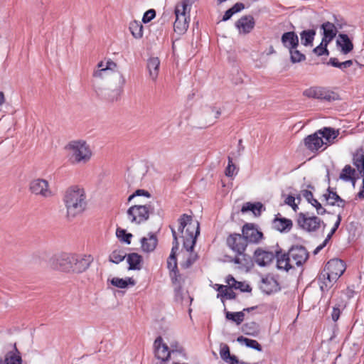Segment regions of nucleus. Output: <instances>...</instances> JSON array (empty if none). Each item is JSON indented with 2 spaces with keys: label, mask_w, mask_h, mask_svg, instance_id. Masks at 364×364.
<instances>
[{
  "label": "nucleus",
  "mask_w": 364,
  "mask_h": 364,
  "mask_svg": "<svg viewBox=\"0 0 364 364\" xmlns=\"http://www.w3.org/2000/svg\"><path fill=\"white\" fill-rule=\"evenodd\" d=\"M98 69L93 73L96 81L105 80L107 82L105 98L109 102L117 101L120 99L125 84L124 75L117 70V64L109 60L105 64L103 61L97 64Z\"/></svg>",
  "instance_id": "1"
},
{
  "label": "nucleus",
  "mask_w": 364,
  "mask_h": 364,
  "mask_svg": "<svg viewBox=\"0 0 364 364\" xmlns=\"http://www.w3.org/2000/svg\"><path fill=\"white\" fill-rule=\"evenodd\" d=\"M63 203L68 218H75L82 213L86 208V195L83 188L77 186L69 187L64 193Z\"/></svg>",
  "instance_id": "2"
},
{
  "label": "nucleus",
  "mask_w": 364,
  "mask_h": 364,
  "mask_svg": "<svg viewBox=\"0 0 364 364\" xmlns=\"http://www.w3.org/2000/svg\"><path fill=\"white\" fill-rule=\"evenodd\" d=\"M178 231L181 233L183 240V247L188 252H192L197 237L200 234V224L198 220H193L192 216L183 214L178 219Z\"/></svg>",
  "instance_id": "3"
},
{
  "label": "nucleus",
  "mask_w": 364,
  "mask_h": 364,
  "mask_svg": "<svg viewBox=\"0 0 364 364\" xmlns=\"http://www.w3.org/2000/svg\"><path fill=\"white\" fill-rule=\"evenodd\" d=\"M346 268V264L341 259H332L329 260L318 276V279L321 291H327L331 287L333 283L343 274Z\"/></svg>",
  "instance_id": "4"
},
{
  "label": "nucleus",
  "mask_w": 364,
  "mask_h": 364,
  "mask_svg": "<svg viewBox=\"0 0 364 364\" xmlns=\"http://www.w3.org/2000/svg\"><path fill=\"white\" fill-rule=\"evenodd\" d=\"M70 151L72 163L85 164L90 161L92 151L85 141H72L66 146Z\"/></svg>",
  "instance_id": "5"
},
{
  "label": "nucleus",
  "mask_w": 364,
  "mask_h": 364,
  "mask_svg": "<svg viewBox=\"0 0 364 364\" xmlns=\"http://www.w3.org/2000/svg\"><path fill=\"white\" fill-rule=\"evenodd\" d=\"M192 5L181 2L176 5L175 8L176 20L173 23V30L178 35H182L186 32L189 25V16H188V7Z\"/></svg>",
  "instance_id": "6"
},
{
  "label": "nucleus",
  "mask_w": 364,
  "mask_h": 364,
  "mask_svg": "<svg viewBox=\"0 0 364 364\" xmlns=\"http://www.w3.org/2000/svg\"><path fill=\"white\" fill-rule=\"evenodd\" d=\"M154 208L151 204L135 205L127 210V216L132 223L140 224L146 221L149 215L153 213Z\"/></svg>",
  "instance_id": "7"
},
{
  "label": "nucleus",
  "mask_w": 364,
  "mask_h": 364,
  "mask_svg": "<svg viewBox=\"0 0 364 364\" xmlns=\"http://www.w3.org/2000/svg\"><path fill=\"white\" fill-rule=\"evenodd\" d=\"M303 95L308 98L317 99L328 102L335 101L338 99V95L326 87L313 86L306 89Z\"/></svg>",
  "instance_id": "8"
},
{
  "label": "nucleus",
  "mask_w": 364,
  "mask_h": 364,
  "mask_svg": "<svg viewBox=\"0 0 364 364\" xmlns=\"http://www.w3.org/2000/svg\"><path fill=\"white\" fill-rule=\"evenodd\" d=\"M297 224L299 228L307 232H315L321 225L323 221L318 217L310 216L309 213H300L297 215Z\"/></svg>",
  "instance_id": "9"
},
{
  "label": "nucleus",
  "mask_w": 364,
  "mask_h": 364,
  "mask_svg": "<svg viewBox=\"0 0 364 364\" xmlns=\"http://www.w3.org/2000/svg\"><path fill=\"white\" fill-rule=\"evenodd\" d=\"M73 262L74 255L65 252L55 255L50 259V264L53 269L65 272H69Z\"/></svg>",
  "instance_id": "10"
},
{
  "label": "nucleus",
  "mask_w": 364,
  "mask_h": 364,
  "mask_svg": "<svg viewBox=\"0 0 364 364\" xmlns=\"http://www.w3.org/2000/svg\"><path fill=\"white\" fill-rule=\"evenodd\" d=\"M29 191L33 194L44 198H50L54 195L48 181L43 178L32 180L29 183Z\"/></svg>",
  "instance_id": "11"
},
{
  "label": "nucleus",
  "mask_w": 364,
  "mask_h": 364,
  "mask_svg": "<svg viewBox=\"0 0 364 364\" xmlns=\"http://www.w3.org/2000/svg\"><path fill=\"white\" fill-rule=\"evenodd\" d=\"M226 245L236 255L245 256V251L247 247V244L242 234H230L226 239Z\"/></svg>",
  "instance_id": "12"
},
{
  "label": "nucleus",
  "mask_w": 364,
  "mask_h": 364,
  "mask_svg": "<svg viewBox=\"0 0 364 364\" xmlns=\"http://www.w3.org/2000/svg\"><path fill=\"white\" fill-rule=\"evenodd\" d=\"M293 267L302 265L309 258V253L303 246H294L287 252Z\"/></svg>",
  "instance_id": "13"
},
{
  "label": "nucleus",
  "mask_w": 364,
  "mask_h": 364,
  "mask_svg": "<svg viewBox=\"0 0 364 364\" xmlns=\"http://www.w3.org/2000/svg\"><path fill=\"white\" fill-rule=\"evenodd\" d=\"M242 235L245 238L247 244L259 243L263 238V233L259 231L254 223H246L242 226Z\"/></svg>",
  "instance_id": "14"
},
{
  "label": "nucleus",
  "mask_w": 364,
  "mask_h": 364,
  "mask_svg": "<svg viewBox=\"0 0 364 364\" xmlns=\"http://www.w3.org/2000/svg\"><path fill=\"white\" fill-rule=\"evenodd\" d=\"M154 355L155 358L161 360V363H164L170 358L171 353L173 350H170L168 346L163 343V339L161 336L156 338L154 343Z\"/></svg>",
  "instance_id": "15"
},
{
  "label": "nucleus",
  "mask_w": 364,
  "mask_h": 364,
  "mask_svg": "<svg viewBox=\"0 0 364 364\" xmlns=\"http://www.w3.org/2000/svg\"><path fill=\"white\" fill-rule=\"evenodd\" d=\"M275 255L272 252L265 251L261 248H257L254 253V259L255 262L261 266L264 267L269 264L275 258Z\"/></svg>",
  "instance_id": "16"
},
{
  "label": "nucleus",
  "mask_w": 364,
  "mask_h": 364,
  "mask_svg": "<svg viewBox=\"0 0 364 364\" xmlns=\"http://www.w3.org/2000/svg\"><path fill=\"white\" fill-rule=\"evenodd\" d=\"M255 24V19L250 15L241 17L235 23V26L239 29L240 33L244 34L249 33L254 28Z\"/></svg>",
  "instance_id": "17"
},
{
  "label": "nucleus",
  "mask_w": 364,
  "mask_h": 364,
  "mask_svg": "<svg viewBox=\"0 0 364 364\" xmlns=\"http://www.w3.org/2000/svg\"><path fill=\"white\" fill-rule=\"evenodd\" d=\"M259 287L267 294H270L279 290L278 282L273 277L269 276L262 279Z\"/></svg>",
  "instance_id": "18"
},
{
  "label": "nucleus",
  "mask_w": 364,
  "mask_h": 364,
  "mask_svg": "<svg viewBox=\"0 0 364 364\" xmlns=\"http://www.w3.org/2000/svg\"><path fill=\"white\" fill-rule=\"evenodd\" d=\"M274 256L277 258V267L279 269L288 272L294 268L287 252H283L282 250H277Z\"/></svg>",
  "instance_id": "19"
},
{
  "label": "nucleus",
  "mask_w": 364,
  "mask_h": 364,
  "mask_svg": "<svg viewBox=\"0 0 364 364\" xmlns=\"http://www.w3.org/2000/svg\"><path fill=\"white\" fill-rule=\"evenodd\" d=\"M92 261L90 255H74V262H75L74 273L79 274L85 272L90 267Z\"/></svg>",
  "instance_id": "20"
},
{
  "label": "nucleus",
  "mask_w": 364,
  "mask_h": 364,
  "mask_svg": "<svg viewBox=\"0 0 364 364\" xmlns=\"http://www.w3.org/2000/svg\"><path fill=\"white\" fill-rule=\"evenodd\" d=\"M304 144L307 149L314 151L321 148L324 144V141L321 138L317 131L304 139Z\"/></svg>",
  "instance_id": "21"
},
{
  "label": "nucleus",
  "mask_w": 364,
  "mask_h": 364,
  "mask_svg": "<svg viewBox=\"0 0 364 364\" xmlns=\"http://www.w3.org/2000/svg\"><path fill=\"white\" fill-rule=\"evenodd\" d=\"M283 46L288 50L297 48L299 46V37L294 31L285 32L281 37Z\"/></svg>",
  "instance_id": "22"
},
{
  "label": "nucleus",
  "mask_w": 364,
  "mask_h": 364,
  "mask_svg": "<svg viewBox=\"0 0 364 364\" xmlns=\"http://www.w3.org/2000/svg\"><path fill=\"white\" fill-rule=\"evenodd\" d=\"M323 30V41L330 43L336 36L338 30L335 25L331 22H325L321 26Z\"/></svg>",
  "instance_id": "23"
},
{
  "label": "nucleus",
  "mask_w": 364,
  "mask_h": 364,
  "mask_svg": "<svg viewBox=\"0 0 364 364\" xmlns=\"http://www.w3.org/2000/svg\"><path fill=\"white\" fill-rule=\"evenodd\" d=\"M336 44L341 47L343 54H348L353 49V44L347 34L340 33L336 40Z\"/></svg>",
  "instance_id": "24"
},
{
  "label": "nucleus",
  "mask_w": 364,
  "mask_h": 364,
  "mask_svg": "<svg viewBox=\"0 0 364 364\" xmlns=\"http://www.w3.org/2000/svg\"><path fill=\"white\" fill-rule=\"evenodd\" d=\"M158 240L156 235L149 233L147 237L141 239V249L144 252H151L154 251L157 245Z\"/></svg>",
  "instance_id": "25"
},
{
  "label": "nucleus",
  "mask_w": 364,
  "mask_h": 364,
  "mask_svg": "<svg viewBox=\"0 0 364 364\" xmlns=\"http://www.w3.org/2000/svg\"><path fill=\"white\" fill-rule=\"evenodd\" d=\"M301 193L302 196L316 208L317 214L322 215L327 213L326 210L322 207L321 204L314 198L311 191L303 190Z\"/></svg>",
  "instance_id": "26"
},
{
  "label": "nucleus",
  "mask_w": 364,
  "mask_h": 364,
  "mask_svg": "<svg viewBox=\"0 0 364 364\" xmlns=\"http://www.w3.org/2000/svg\"><path fill=\"white\" fill-rule=\"evenodd\" d=\"M328 193H325L323 195L325 200L328 204L331 205H336L338 207L343 208L345 206V200H343L335 191H333L332 189L329 187L327 189Z\"/></svg>",
  "instance_id": "27"
},
{
  "label": "nucleus",
  "mask_w": 364,
  "mask_h": 364,
  "mask_svg": "<svg viewBox=\"0 0 364 364\" xmlns=\"http://www.w3.org/2000/svg\"><path fill=\"white\" fill-rule=\"evenodd\" d=\"M127 262L129 270H139L141 268L142 257L137 253L127 255Z\"/></svg>",
  "instance_id": "28"
},
{
  "label": "nucleus",
  "mask_w": 364,
  "mask_h": 364,
  "mask_svg": "<svg viewBox=\"0 0 364 364\" xmlns=\"http://www.w3.org/2000/svg\"><path fill=\"white\" fill-rule=\"evenodd\" d=\"M160 60L156 57L150 58L147 62V69L149 72V75L153 80H156L159 70Z\"/></svg>",
  "instance_id": "29"
},
{
  "label": "nucleus",
  "mask_w": 364,
  "mask_h": 364,
  "mask_svg": "<svg viewBox=\"0 0 364 364\" xmlns=\"http://www.w3.org/2000/svg\"><path fill=\"white\" fill-rule=\"evenodd\" d=\"M3 364H22V358L16 345H14V351L6 353Z\"/></svg>",
  "instance_id": "30"
},
{
  "label": "nucleus",
  "mask_w": 364,
  "mask_h": 364,
  "mask_svg": "<svg viewBox=\"0 0 364 364\" xmlns=\"http://www.w3.org/2000/svg\"><path fill=\"white\" fill-rule=\"evenodd\" d=\"M321 139H324V144L331 143L338 136V132L331 127H324L318 131Z\"/></svg>",
  "instance_id": "31"
},
{
  "label": "nucleus",
  "mask_w": 364,
  "mask_h": 364,
  "mask_svg": "<svg viewBox=\"0 0 364 364\" xmlns=\"http://www.w3.org/2000/svg\"><path fill=\"white\" fill-rule=\"evenodd\" d=\"M355 170L350 165H346L343 168L339 178L344 181H351L353 185L355 186L356 178L354 177Z\"/></svg>",
  "instance_id": "32"
},
{
  "label": "nucleus",
  "mask_w": 364,
  "mask_h": 364,
  "mask_svg": "<svg viewBox=\"0 0 364 364\" xmlns=\"http://www.w3.org/2000/svg\"><path fill=\"white\" fill-rule=\"evenodd\" d=\"M292 225V221L287 218H275L273 221L274 228L280 232L291 230Z\"/></svg>",
  "instance_id": "33"
},
{
  "label": "nucleus",
  "mask_w": 364,
  "mask_h": 364,
  "mask_svg": "<svg viewBox=\"0 0 364 364\" xmlns=\"http://www.w3.org/2000/svg\"><path fill=\"white\" fill-rule=\"evenodd\" d=\"M316 31L314 29L304 30L300 33L301 44L304 46H312Z\"/></svg>",
  "instance_id": "34"
},
{
  "label": "nucleus",
  "mask_w": 364,
  "mask_h": 364,
  "mask_svg": "<svg viewBox=\"0 0 364 364\" xmlns=\"http://www.w3.org/2000/svg\"><path fill=\"white\" fill-rule=\"evenodd\" d=\"M262 208H263V205L259 202H257L255 203H252L250 202H247V203H245L242 205V207L241 208V212L245 213L247 211H251L254 214L255 216H259L261 215V211H262Z\"/></svg>",
  "instance_id": "35"
},
{
  "label": "nucleus",
  "mask_w": 364,
  "mask_h": 364,
  "mask_svg": "<svg viewBox=\"0 0 364 364\" xmlns=\"http://www.w3.org/2000/svg\"><path fill=\"white\" fill-rule=\"evenodd\" d=\"M110 283L112 284V285L121 289L127 288L129 284L132 286H134L135 284L134 280L131 277H129L127 279H124L119 277H113L110 280Z\"/></svg>",
  "instance_id": "36"
},
{
  "label": "nucleus",
  "mask_w": 364,
  "mask_h": 364,
  "mask_svg": "<svg viewBox=\"0 0 364 364\" xmlns=\"http://www.w3.org/2000/svg\"><path fill=\"white\" fill-rule=\"evenodd\" d=\"M129 30L135 38H141L143 36V25L139 21H132L129 24Z\"/></svg>",
  "instance_id": "37"
},
{
  "label": "nucleus",
  "mask_w": 364,
  "mask_h": 364,
  "mask_svg": "<svg viewBox=\"0 0 364 364\" xmlns=\"http://www.w3.org/2000/svg\"><path fill=\"white\" fill-rule=\"evenodd\" d=\"M225 318L235 322L237 325H240L244 321L245 313L243 311L230 312L225 311Z\"/></svg>",
  "instance_id": "38"
},
{
  "label": "nucleus",
  "mask_w": 364,
  "mask_h": 364,
  "mask_svg": "<svg viewBox=\"0 0 364 364\" xmlns=\"http://www.w3.org/2000/svg\"><path fill=\"white\" fill-rule=\"evenodd\" d=\"M237 341L240 343L245 344L247 347L255 349L258 351H262V346L256 341L250 339L243 336H239Z\"/></svg>",
  "instance_id": "39"
},
{
  "label": "nucleus",
  "mask_w": 364,
  "mask_h": 364,
  "mask_svg": "<svg viewBox=\"0 0 364 364\" xmlns=\"http://www.w3.org/2000/svg\"><path fill=\"white\" fill-rule=\"evenodd\" d=\"M353 164L357 167L360 174L364 176V154L356 153L353 156Z\"/></svg>",
  "instance_id": "40"
},
{
  "label": "nucleus",
  "mask_w": 364,
  "mask_h": 364,
  "mask_svg": "<svg viewBox=\"0 0 364 364\" xmlns=\"http://www.w3.org/2000/svg\"><path fill=\"white\" fill-rule=\"evenodd\" d=\"M127 257V254L122 250H115L109 255V260L111 262L118 264Z\"/></svg>",
  "instance_id": "41"
},
{
  "label": "nucleus",
  "mask_w": 364,
  "mask_h": 364,
  "mask_svg": "<svg viewBox=\"0 0 364 364\" xmlns=\"http://www.w3.org/2000/svg\"><path fill=\"white\" fill-rule=\"evenodd\" d=\"M290 53L291 61L293 63H300L306 59V56L297 48H292L289 50Z\"/></svg>",
  "instance_id": "42"
},
{
  "label": "nucleus",
  "mask_w": 364,
  "mask_h": 364,
  "mask_svg": "<svg viewBox=\"0 0 364 364\" xmlns=\"http://www.w3.org/2000/svg\"><path fill=\"white\" fill-rule=\"evenodd\" d=\"M116 235L121 241L128 245L131 243L132 235L131 233H127L125 230L118 228L116 231Z\"/></svg>",
  "instance_id": "43"
},
{
  "label": "nucleus",
  "mask_w": 364,
  "mask_h": 364,
  "mask_svg": "<svg viewBox=\"0 0 364 364\" xmlns=\"http://www.w3.org/2000/svg\"><path fill=\"white\" fill-rule=\"evenodd\" d=\"M220 355L223 360L228 361V360H230V362H232V358H233V355H230V348L227 344H220Z\"/></svg>",
  "instance_id": "44"
},
{
  "label": "nucleus",
  "mask_w": 364,
  "mask_h": 364,
  "mask_svg": "<svg viewBox=\"0 0 364 364\" xmlns=\"http://www.w3.org/2000/svg\"><path fill=\"white\" fill-rule=\"evenodd\" d=\"M328 43H329L324 42L322 40L321 43H320V45L318 46L317 47H316L313 50V52L315 54H316L318 56H321V55H329V51L327 49V46H328Z\"/></svg>",
  "instance_id": "45"
},
{
  "label": "nucleus",
  "mask_w": 364,
  "mask_h": 364,
  "mask_svg": "<svg viewBox=\"0 0 364 364\" xmlns=\"http://www.w3.org/2000/svg\"><path fill=\"white\" fill-rule=\"evenodd\" d=\"M171 277L173 284L176 286L175 290L176 291L181 290V275L178 274V270L171 272Z\"/></svg>",
  "instance_id": "46"
},
{
  "label": "nucleus",
  "mask_w": 364,
  "mask_h": 364,
  "mask_svg": "<svg viewBox=\"0 0 364 364\" xmlns=\"http://www.w3.org/2000/svg\"><path fill=\"white\" fill-rule=\"evenodd\" d=\"M228 164L225 168V176L228 177H232L234 175V172L236 170V166L232 162V159L230 156L228 157Z\"/></svg>",
  "instance_id": "47"
},
{
  "label": "nucleus",
  "mask_w": 364,
  "mask_h": 364,
  "mask_svg": "<svg viewBox=\"0 0 364 364\" xmlns=\"http://www.w3.org/2000/svg\"><path fill=\"white\" fill-rule=\"evenodd\" d=\"M168 268L171 270V272L177 270V261L176 257L173 256V254H171L168 258L167 261Z\"/></svg>",
  "instance_id": "48"
},
{
  "label": "nucleus",
  "mask_w": 364,
  "mask_h": 364,
  "mask_svg": "<svg viewBox=\"0 0 364 364\" xmlns=\"http://www.w3.org/2000/svg\"><path fill=\"white\" fill-rule=\"evenodd\" d=\"M232 289H240L242 292H250L252 289L248 284H245L241 282H236L235 285L233 286Z\"/></svg>",
  "instance_id": "49"
},
{
  "label": "nucleus",
  "mask_w": 364,
  "mask_h": 364,
  "mask_svg": "<svg viewBox=\"0 0 364 364\" xmlns=\"http://www.w3.org/2000/svg\"><path fill=\"white\" fill-rule=\"evenodd\" d=\"M155 16H156L155 10L149 9L144 13V16L142 18V21L145 23H148V22L151 21L155 17Z\"/></svg>",
  "instance_id": "50"
},
{
  "label": "nucleus",
  "mask_w": 364,
  "mask_h": 364,
  "mask_svg": "<svg viewBox=\"0 0 364 364\" xmlns=\"http://www.w3.org/2000/svg\"><path fill=\"white\" fill-rule=\"evenodd\" d=\"M171 232H172V235L173 237V247L171 249V254H173V256H176V251L178 249V238H177V235H176V232L174 230V228H171Z\"/></svg>",
  "instance_id": "51"
},
{
  "label": "nucleus",
  "mask_w": 364,
  "mask_h": 364,
  "mask_svg": "<svg viewBox=\"0 0 364 364\" xmlns=\"http://www.w3.org/2000/svg\"><path fill=\"white\" fill-rule=\"evenodd\" d=\"M231 289L232 288L228 287L226 291L223 292V296L229 299H235L236 298V294Z\"/></svg>",
  "instance_id": "52"
},
{
  "label": "nucleus",
  "mask_w": 364,
  "mask_h": 364,
  "mask_svg": "<svg viewBox=\"0 0 364 364\" xmlns=\"http://www.w3.org/2000/svg\"><path fill=\"white\" fill-rule=\"evenodd\" d=\"M198 258V256L196 254L190 253L189 257L186 259L185 264H186V267H189L192 264H193Z\"/></svg>",
  "instance_id": "53"
},
{
  "label": "nucleus",
  "mask_w": 364,
  "mask_h": 364,
  "mask_svg": "<svg viewBox=\"0 0 364 364\" xmlns=\"http://www.w3.org/2000/svg\"><path fill=\"white\" fill-rule=\"evenodd\" d=\"M341 314V310L338 307H333L331 317L333 321H336L338 320Z\"/></svg>",
  "instance_id": "54"
},
{
  "label": "nucleus",
  "mask_w": 364,
  "mask_h": 364,
  "mask_svg": "<svg viewBox=\"0 0 364 364\" xmlns=\"http://www.w3.org/2000/svg\"><path fill=\"white\" fill-rule=\"evenodd\" d=\"M245 5L242 3L237 2L232 7H231L232 11L234 14L237 13L242 9H244Z\"/></svg>",
  "instance_id": "55"
},
{
  "label": "nucleus",
  "mask_w": 364,
  "mask_h": 364,
  "mask_svg": "<svg viewBox=\"0 0 364 364\" xmlns=\"http://www.w3.org/2000/svg\"><path fill=\"white\" fill-rule=\"evenodd\" d=\"M134 193L136 196H145L147 198H150L151 196L149 192L144 189H138L134 192Z\"/></svg>",
  "instance_id": "56"
},
{
  "label": "nucleus",
  "mask_w": 364,
  "mask_h": 364,
  "mask_svg": "<svg viewBox=\"0 0 364 364\" xmlns=\"http://www.w3.org/2000/svg\"><path fill=\"white\" fill-rule=\"evenodd\" d=\"M236 279L232 276L228 275L226 278V282L228 284V287L230 288H232L234 285H235Z\"/></svg>",
  "instance_id": "57"
},
{
  "label": "nucleus",
  "mask_w": 364,
  "mask_h": 364,
  "mask_svg": "<svg viewBox=\"0 0 364 364\" xmlns=\"http://www.w3.org/2000/svg\"><path fill=\"white\" fill-rule=\"evenodd\" d=\"M328 65H331L333 67L341 68V63L338 62V59L336 58H331L329 59V61L327 63Z\"/></svg>",
  "instance_id": "58"
},
{
  "label": "nucleus",
  "mask_w": 364,
  "mask_h": 364,
  "mask_svg": "<svg viewBox=\"0 0 364 364\" xmlns=\"http://www.w3.org/2000/svg\"><path fill=\"white\" fill-rule=\"evenodd\" d=\"M233 14H234V13H233V11H232L231 8H230V9H228V10L225 11V14H224V16H223V21H225L229 20V19L232 17V16Z\"/></svg>",
  "instance_id": "59"
},
{
  "label": "nucleus",
  "mask_w": 364,
  "mask_h": 364,
  "mask_svg": "<svg viewBox=\"0 0 364 364\" xmlns=\"http://www.w3.org/2000/svg\"><path fill=\"white\" fill-rule=\"evenodd\" d=\"M127 182L129 184V186L132 185H134L136 181L134 180V176H133L131 173H128L127 177Z\"/></svg>",
  "instance_id": "60"
},
{
  "label": "nucleus",
  "mask_w": 364,
  "mask_h": 364,
  "mask_svg": "<svg viewBox=\"0 0 364 364\" xmlns=\"http://www.w3.org/2000/svg\"><path fill=\"white\" fill-rule=\"evenodd\" d=\"M352 65H353V60H346V61L341 63L340 69L344 70L347 68L350 67Z\"/></svg>",
  "instance_id": "61"
},
{
  "label": "nucleus",
  "mask_w": 364,
  "mask_h": 364,
  "mask_svg": "<svg viewBox=\"0 0 364 364\" xmlns=\"http://www.w3.org/2000/svg\"><path fill=\"white\" fill-rule=\"evenodd\" d=\"M295 197L289 195L287 197L284 202L286 204L290 206L292 205V204H294V203L295 202Z\"/></svg>",
  "instance_id": "62"
},
{
  "label": "nucleus",
  "mask_w": 364,
  "mask_h": 364,
  "mask_svg": "<svg viewBox=\"0 0 364 364\" xmlns=\"http://www.w3.org/2000/svg\"><path fill=\"white\" fill-rule=\"evenodd\" d=\"M228 288V286H225V285H218V287L217 289V290L219 291L220 294H218V297L220 296V295H221L222 296H223V292L225 291H226Z\"/></svg>",
  "instance_id": "63"
},
{
  "label": "nucleus",
  "mask_w": 364,
  "mask_h": 364,
  "mask_svg": "<svg viewBox=\"0 0 364 364\" xmlns=\"http://www.w3.org/2000/svg\"><path fill=\"white\" fill-rule=\"evenodd\" d=\"M363 186H362V188L360 189V191L358 193V197L359 198H364V176H363Z\"/></svg>",
  "instance_id": "64"
}]
</instances>
